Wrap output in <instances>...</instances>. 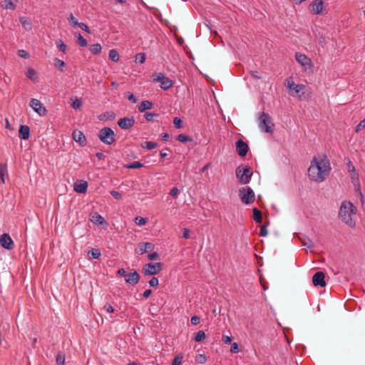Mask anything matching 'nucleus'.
<instances>
[{
	"label": "nucleus",
	"instance_id": "f257e3e1",
	"mask_svg": "<svg viewBox=\"0 0 365 365\" xmlns=\"http://www.w3.org/2000/svg\"><path fill=\"white\" fill-rule=\"evenodd\" d=\"M356 207L351 202L344 201L340 206L339 217L349 227L354 228L356 222L353 217L356 215Z\"/></svg>",
	"mask_w": 365,
	"mask_h": 365
},
{
	"label": "nucleus",
	"instance_id": "f03ea898",
	"mask_svg": "<svg viewBox=\"0 0 365 365\" xmlns=\"http://www.w3.org/2000/svg\"><path fill=\"white\" fill-rule=\"evenodd\" d=\"M236 177L242 185H247L250 182L252 176V171L248 166H238L235 170Z\"/></svg>",
	"mask_w": 365,
	"mask_h": 365
},
{
	"label": "nucleus",
	"instance_id": "7ed1b4c3",
	"mask_svg": "<svg viewBox=\"0 0 365 365\" xmlns=\"http://www.w3.org/2000/svg\"><path fill=\"white\" fill-rule=\"evenodd\" d=\"M115 134L109 127H105L98 132V137L101 142L106 145H111L115 141Z\"/></svg>",
	"mask_w": 365,
	"mask_h": 365
},
{
	"label": "nucleus",
	"instance_id": "20e7f679",
	"mask_svg": "<svg viewBox=\"0 0 365 365\" xmlns=\"http://www.w3.org/2000/svg\"><path fill=\"white\" fill-rule=\"evenodd\" d=\"M258 125L260 130L265 133H272L273 132L274 123H272L270 116L267 113H262L259 117Z\"/></svg>",
	"mask_w": 365,
	"mask_h": 365
},
{
	"label": "nucleus",
	"instance_id": "39448f33",
	"mask_svg": "<svg viewBox=\"0 0 365 365\" xmlns=\"http://www.w3.org/2000/svg\"><path fill=\"white\" fill-rule=\"evenodd\" d=\"M318 172L320 177L323 178V181L329 175L331 170L330 162L327 155H323L322 158L317 160Z\"/></svg>",
	"mask_w": 365,
	"mask_h": 365
},
{
	"label": "nucleus",
	"instance_id": "423d86ee",
	"mask_svg": "<svg viewBox=\"0 0 365 365\" xmlns=\"http://www.w3.org/2000/svg\"><path fill=\"white\" fill-rule=\"evenodd\" d=\"M308 175L312 180L321 182H323V178L320 177L318 172L317 158L314 157L311 161V165L308 169Z\"/></svg>",
	"mask_w": 365,
	"mask_h": 365
},
{
	"label": "nucleus",
	"instance_id": "0eeeda50",
	"mask_svg": "<svg viewBox=\"0 0 365 365\" xmlns=\"http://www.w3.org/2000/svg\"><path fill=\"white\" fill-rule=\"evenodd\" d=\"M239 195L242 202L246 205L253 202L255 199V192L251 187L240 189Z\"/></svg>",
	"mask_w": 365,
	"mask_h": 365
},
{
	"label": "nucleus",
	"instance_id": "6e6552de",
	"mask_svg": "<svg viewBox=\"0 0 365 365\" xmlns=\"http://www.w3.org/2000/svg\"><path fill=\"white\" fill-rule=\"evenodd\" d=\"M163 269V264L161 262L148 263L145 264L142 269L145 275L150 276L158 274Z\"/></svg>",
	"mask_w": 365,
	"mask_h": 365
},
{
	"label": "nucleus",
	"instance_id": "1a4fd4ad",
	"mask_svg": "<svg viewBox=\"0 0 365 365\" xmlns=\"http://www.w3.org/2000/svg\"><path fill=\"white\" fill-rule=\"evenodd\" d=\"M30 106L41 116H44L47 113V110L38 99L31 98Z\"/></svg>",
	"mask_w": 365,
	"mask_h": 365
},
{
	"label": "nucleus",
	"instance_id": "9d476101",
	"mask_svg": "<svg viewBox=\"0 0 365 365\" xmlns=\"http://www.w3.org/2000/svg\"><path fill=\"white\" fill-rule=\"evenodd\" d=\"M296 61L304 67L306 71L307 68H311L313 66L312 61L309 58H308L306 55L296 53H295Z\"/></svg>",
	"mask_w": 365,
	"mask_h": 365
},
{
	"label": "nucleus",
	"instance_id": "9b49d317",
	"mask_svg": "<svg viewBox=\"0 0 365 365\" xmlns=\"http://www.w3.org/2000/svg\"><path fill=\"white\" fill-rule=\"evenodd\" d=\"M135 123V120L133 116L122 118L118 121V125L123 130H128L131 128Z\"/></svg>",
	"mask_w": 365,
	"mask_h": 365
},
{
	"label": "nucleus",
	"instance_id": "f8f14e48",
	"mask_svg": "<svg viewBox=\"0 0 365 365\" xmlns=\"http://www.w3.org/2000/svg\"><path fill=\"white\" fill-rule=\"evenodd\" d=\"M0 245L8 250H11L14 248V242L7 233L0 236Z\"/></svg>",
	"mask_w": 365,
	"mask_h": 365
},
{
	"label": "nucleus",
	"instance_id": "ddd939ff",
	"mask_svg": "<svg viewBox=\"0 0 365 365\" xmlns=\"http://www.w3.org/2000/svg\"><path fill=\"white\" fill-rule=\"evenodd\" d=\"M287 88L289 90L291 96L298 95L304 88L303 84H296L293 81L289 80L287 81Z\"/></svg>",
	"mask_w": 365,
	"mask_h": 365
},
{
	"label": "nucleus",
	"instance_id": "4468645a",
	"mask_svg": "<svg viewBox=\"0 0 365 365\" xmlns=\"http://www.w3.org/2000/svg\"><path fill=\"white\" fill-rule=\"evenodd\" d=\"M324 9V1L322 0H314L309 6V10L314 14H321Z\"/></svg>",
	"mask_w": 365,
	"mask_h": 365
},
{
	"label": "nucleus",
	"instance_id": "2eb2a0df",
	"mask_svg": "<svg viewBox=\"0 0 365 365\" xmlns=\"http://www.w3.org/2000/svg\"><path fill=\"white\" fill-rule=\"evenodd\" d=\"M325 274L323 272H317L312 277V283L315 287H324L326 286Z\"/></svg>",
	"mask_w": 365,
	"mask_h": 365
},
{
	"label": "nucleus",
	"instance_id": "dca6fc26",
	"mask_svg": "<svg viewBox=\"0 0 365 365\" xmlns=\"http://www.w3.org/2000/svg\"><path fill=\"white\" fill-rule=\"evenodd\" d=\"M155 248V245L151 242H140L138 245V247L135 250V253L138 255H143L148 251H152Z\"/></svg>",
	"mask_w": 365,
	"mask_h": 365
},
{
	"label": "nucleus",
	"instance_id": "f3484780",
	"mask_svg": "<svg viewBox=\"0 0 365 365\" xmlns=\"http://www.w3.org/2000/svg\"><path fill=\"white\" fill-rule=\"evenodd\" d=\"M236 151L237 154L240 157L246 156L249 147L246 143H245L242 139H239L237 140L236 143Z\"/></svg>",
	"mask_w": 365,
	"mask_h": 365
},
{
	"label": "nucleus",
	"instance_id": "a211bd4d",
	"mask_svg": "<svg viewBox=\"0 0 365 365\" xmlns=\"http://www.w3.org/2000/svg\"><path fill=\"white\" fill-rule=\"evenodd\" d=\"M140 277V274L138 273V272L133 270L132 272L126 274L125 276V281L128 284L135 285L138 283Z\"/></svg>",
	"mask_w": 365,
	"mask_h": 365
},
{
	"label": "nucleus",
	"instance_id": "6ab92c4d",
	"mask_svg": "<svg viewBox=\"0 0 365 365\" xmlns=\"http://www.w3.org/2000/svg\"><path fill=\"white\" fill-rule=\"evenodd\" d=\"M88 188V182L85 180H80L74 184L73 190L78 193H86Z\"/></svg>",
	"mask_w": 365,
	"mask_h": 365
},
{
	"label": "nucleus",
	"instance_id": "aec40b11",
	"mask_svg": "<svg viewBox=\"0 0 365 365\" xmlns=\"http://www.w3.org/2000/svg\"><path fill=\"white\" fill-rule=\"evenodd\" d=\"M73 138L75 141L83 146L86 143V139L84 134L80 130H75L73 133Z\"/></svg>",
	"mask_w": 365,
	"mask_h": 365
},
{
	"label": "nucleus",
	"instance_id": "412c9836",
	"mask_svg": "<svg viewBox=\"0 0 365 365\" xmlns=\"http://www.w3.org/2000/svg\"><path fill=\"white\" fill-rule=\"evenodd\" d=\"M19 136L22 140H28L30 136V128L26 125H21L19 130Z\"/></svg>",
	"mask_w": 365,
	"mask_h": 365
},
{
	"label": "nucleus",
	"instance_id": "4be33fe9",
	"mask_svg": "<svg viewBox=\"0 0 365 365\" xmlns=\"http://www.w3.org/2000/svg\"><path fill=\"white\" fill-rule=\"evenodd\" d=\"M19 21L23 26V28L28 31H31L33 24L30 18L27 16H20Z\"/></svg>",
	"mask_w": 365,
	"mask_h": 365
},
{
	"label": "nucleus",
	"instance_id": "5701e85b",
	"mask_svg": "<svg viewBox=\"0 0 365 365\" xmlns=\"http://www.w3.org/2000/svg\"><path fill=\"white\" fill-rule=\"evenodd\" d=\"M90 220L98 225H103L105 222L104 218L98 212L91 213Z\"/></svg>",
	"mask_w": 365,
	"mask_h": 365
},
{
	"label": "nucleus",
	"instance_id": "b1692460",
	"mask_svg": "<svg viewBox=\"0 0 365 365\" xmlns=\"http://www.w3.org/2000/svg\"><path fill=\"white\" fill-rule=\"evenodd\" d=\"M153 104L149 101H143L140 105L138 106L139 112L143 113L146 110H150L153 108Z\"/></svg>",
	"mask_w": 365,
	"mask_h": 365
},
{
	"label": "nucleus",
	"instance_id": "393cba45",
	"mask_svg": "<svg viewBox=\"0 0 365 365\" xmlns=\"http://www.w3.org/2000/svg\"><path fill=\"white\" fill-rule=\"evenodd\" d=\"M1 6L5 9L14 10L16 9V4L13 2V0H1Z\"/></svg>",
	"mask_w": 365,
	"mask_h": 365
},
{
	"label": "nucleus",
	"instance_id": "a878e982",
	"mask_svg": "<svg viewBox=\"0 0 365 365\" xmlns=\"http://www.w3.org/2000/svg\"><path fill=\"white\" fill-rule=\"evenodd\" d=\"M173 85V82L171 79H170L168 77H165L164 79L160 83V88L163 90H168L170 88H171Z\"/></svg>",
	"mask_w": 365,
	"mask_h": 365
},
{
	"label": "nucleus",
	"instance_id": "bb28decb",
	"mask_svg": "<svg viewBox=\"0 0 365 365\" xmlns=\"http://www.w3.org/2000/svg\"><path fill=\"white\" fill-rule=\"evenodd\" d=\"M8 175V169L6 164H0V181L5 182V177Z\"/></svg>",
	"mask_w": 365,
	"mask_h": 365
},
{
	"label": "nucleus",
	"instance_id": "cd10ccee",
	"mask_svg": "<svg viewBox=\"0 0 365 365\" xmlns=\"http://www.w3.org/2000/svg\"><path fill=\"white\" fill-rule=\"evenodd\" d=\"M253 219L255 222L261 223L262 221V212L257 207H254L253 210Z\"/></svg>",
	"mask_w": 365,
	"mask_h": 365
},
{
	"label": "nucleus",
	"instance_id": "c85d7f7f",
	"mask_svg": "<svg viewBox=\"0 0 365 365\" xmlns=\"http://www.w3.org/2000/svg\"><path fill=\"white\" fill-rule=\"evenodd\" d=\"M89 50L92 54L97 55L101 52L102 47L100 43L91 45Z\"/></svg>",
	"mask_w": 365,
	"mask_h": 365
},
{
	"label": "nucleus",
	"instance_id": "c756f323",
	"mask_svg": "<svg viewBox=\"0 0 365 365\" xmlns=\"http://www.w3.org/2000/svg\"><path fill=\"white\" fill-rule=\"evenodd\" d=\"M109 58L111 61L114 62H118L120 59V56L118 52L115 49H111L109 51Z\"/></svg>",
	"mask_w": 365,
	"mask_h": 365
},
{
	"label": "nucleus",
	"instance_id": "7c9ffc66",
	"mask_svg": "<svg viewBox=\"0 0 365 365\" xmlns=\"http://www.w3.org/2000/svg\"><path fill=\"white\" fill-rule=\"evenodd\" d=\"M101 251L99 249L93 248L88 252L89 259H98L101 256Z\"/></svg>",
	"mask_w": 365,
	"mask_h": 365
},
{
	"label": "nucleus",
	"instance_id": "2f4dec72",
	"mask_svg": "<svg viewBox=\"0 0 365 365\" xmlns=\"http://www.w3.org/2000/svg\"><path fill=\"white\" fill-rule=\"evenodd\" d=\"M141 146L142 148H146L148 150H153L158 146V143L153 141H145L141 145Z\"/></svg>",
	"mask_w": 365,
	"mask_h": 365
},
{
	"label": "nucleus",
	"instance_id": "473e14b6",
	"mask_svg": "<svg viewBox=\"0 0 365 365\" xmlns=\"http://www.w3.org/2000/svg\"><path fill=\"white\" fill-rule=\"evenodd\" d=\"M56 361L57 365H64L65 354L59 351L56 355Z\"/></svg>",
	"mask_w": 365,
	"mask_h": 365
},
{
	"label": "nucleus",
	"instance_id": "72a5a7b5",
	"mask_svg": "<svg viewBox=\"0 0 365 365\" xmlns=\"http://www.w3.org/2000/svg\"><path fill=\"white\" fill-rule=\"evenodd\" d=\"M205 339V333L204 331H199L195 334V336L194 337V340L196 342H200L203 341Z\"/></svg>",
	"mask_w": 365,
	"mask_h": 365
},
{
	"label": "nucleus",
	"instance_id": "f704fd0d",
	"mask_svg": "<svg viewBox=\"0 0 365 365\" xmlns=\"http://www.w3.org/2000/svg\"><path fill=\"white\" fill-rule=\"evenodd\" d=\"M176 140L181 142V143H185V142H191L192 139L185 135V134H180L176 137Z\"/></svg>",
	"mask_w": 365,
	"mask_h": 365
},
{
	"label": "nucleus",
	"instance_id": "c9c22d12",
	"mask_svg": "<svg viewBox=\"0 0 365 365\" xmlns=\"http://www.w3.org/2000/svg\"><path fill=\"white\" fill-rule=\"evenodd\" d=\"M346 165H347V167H348V171L351 175V178H354L355 176H357V175L356 173L355 167L354 166V165L352 164V163L349 160H348V163H346Z\"/></svg>",
	"mask_w": 365,
	"mask_h": 365
},
{
	"label": "nucleus",
	"instance_id": "e433bc0d",
	"mask_svg": "<svg viewBox=\"0 0 365 365\" xmlns=\"http://www.w3.org/2000/svg\"><path fill=\"white\" fill-rule=\"evenodd\" d=\"M77 43L81 47H85L87 46V41L81 34H78L77 36Z\"/></svg>",
	"mask_w": 365,
	"mask_h": 365
},
{
	"label": "nucleus",
	"instance_id": "4c0bfd02",
	"mask_svg": "<svg viewBox=\"0 0 365 365\" xmlns=\"http://www.w3.org/2000/svg\"><path fill=\"white\" fill-rule=\"evenodd\" d=\"M143 166V163H141L140 162H138V161H134V162L125 165V167L129 169H138V168H142Z\"/></svg>",
	"mask_w": 365,
	"mask_h": 365
},
{
	"label": "nucleus",
	"instance_id": "58836bf2",
	"mask_svg": "<svg viewBox=\"0 0 365 365\" xmlns=\"http://www.w3.org/2000/svg\"><path fill=\"white\" fill-rule=\"evenodd\" d=\"M165 77V76L163 73H155L153 75V82L161 83Z\"/></svg>",
	"mask_w": 365,
	"mask_h": 365
},
{
	"label": "nucleus",
	"instance_id": "ea45409f",
	"mask_svg": "<svg viewBox=\"0 0 365 365\" xmlns=\"http://www.w3.org/2000/svg\"><path fill=\"white\" fill-rule=\"evenodd\" d=\"M82 106V102L77 97H75L74 100L73 101V103L71 104V107L75 109L78 110L80 109Z\"/></svg>",
	"mask_w": 365,
	"mask_h": 365
},
{
	"label": "nucleus",
	"instance_id": "a19ab883",
	"mask_svg": "<svg viewBox=\"0 0 365 365\" xmlns=\"http://www.w3.org/2000/svg\"><path fill=\"white\" fill-rule=\"evenodd\" d=\"M158 116V114L155 113L146 112L144 115L145 119L148 122H153V117Z\"/></svg>",
	"mask_w": 365,
	"mask_h": 365
},
{
	"label": "nucleus",
	"instance_id": "79ce46f5",
	"mask_svg": "<svg viewBox=\"0 0 365 365\" xmlns=\"http://www.w3.org/2000/svg\"><path fill=\"white\" fill-rule=\"evenodd\" d=\"M54 65L56 68H58L61 71H63V68L65 66V63L63 61L60 60L58 58L55 59Z\"/></svg>",
	"mask_w": 365,
	"mask_h": 365
},
{
	"label": "nucleus",
	"instance_id": "37998d69",
	"mask_svg": "<svg viewBox=\"0 0 365 365\" xmlns=\"http://www.w3.org/2000/svg\"><path fill=\"white\" fill-rule=\"evenodd\" d=\"M56 46L59 51L63 53H66V45L62 41V40L59 39L56 41Z\"/></svg>",
	"mask_w": 365,
	"mask_h": 365
},
{
	"label": "nucleus",
	"instance_id": "c03bdc74",
	"mask_svg": "<svg viewBox=\"0 0 365 365\" xmlns=\"http://www.w3.org/2000/svg\"><path fill=\"white\" fill-rule=\"evenodd\" d=\"M148 222L147 218L141 217H136L135 219V222L140 226L144 225Z\"/></svg>",
	"mask_w": 365,
	"mask_h": 365
},
{
	"label": "nucleus",
	"instance_id": "a18cd8bd",
	"mask_svg": "<svg viewBox=\"0 0 365 365\" xmlns=\"http://www.w3.org/2000/svg\"><path fill=\"white\" fill-rule=\"evenodd\" d=\"M68 19L69 23H70L71 25H73V26H78V25H79V24H80V23H79V22L77 21V19L74 17V16L73 15V14H71L69 15V17H68Z\"/></svg>",
	"mask_w": 365,
	"mask_h": 365
},
{
	"label": "nucleus",
	"instance_id": "49530a36",
	"mask_svg": "<svg viewBox=\"0 0 365 365\" xmlns=\"http://www.w3.org/2000/svg\"><path fill=\"white\" fill-rule=\"evenodd\" d=\"M267 225L264 224L262 225L261 227H260V230H259V236L261 237H265L268 234V231H267Z\"/></svg>",
	"mask_w": 365,
	"mask_h": 365
},
{
	"label": "nucleus",
	"instance_id": "de8ad7c7",
	"mask_svg": "<svg viewBox=\"0 0 365 365\" xmlns=\"http://www.w3.org/2000/svg\"><path fill=\"white\" fill-rule=\"evenodd\" d=\"M195 361L199 364H205L207 361V357L204 354H198L196 356Z\"/></svg>",
	"mask_w": 365,
	"mask_h": 365
},
{
	"label": "nucleus",
	"instance_id": "09e8293b",
	"mask_svg": "<svg viewBox=\"0 0 365 365\" xmlns=\"http://www.w3.org/2000/svg\"><path fill=\"white\" fill-rule=\"evenodd\" d=\"M182 355H178L175 356L172 362V365H181L182 361Z\"/></svg>",
	"mask_w": 365,
	"mask_h": 365
},
{
	"label": "nucleus",
	"instance_id": "8fccbe9b",
	"mask_svg": "<svg viewBox=\"0 0 365 365\" xmlns=\"http://www.w3.org/2000/svg\"><path fill=\"white\" fill-rule=\"evenodd\" d=\"M135 61H138L140 63H144L145 61V56L143 53H139L135 56Z\"/></svg>",
	"mask_w": 365,
	"mask_h": 365
},
{
	"label": "nucleus",
	"instance_id": "3c124183",
	"mask_svg": "<svg viewBox=\"0 0 365 365\" xmlns=\"http://www.w3.org/2000/svg\"><path fill=\"white\" fill-rule=\"evenodd\" d=\"M125 97L132 103H135L137 102L136 97L131 93L127 92L125 93Z\"/></svg>",
	"mask_w": 365,
	"mask_h": 365
},
{
	"label": "nucleus",
	"instance_id": "603ef678",
	"mask_svg": "<svg viewBox=\"0 0 365 365\" xmlns=\"http://www.w3.org/2000/svg\"><path fill=\"white\" fill-rule=\"evenodd\" d=\"M36 75L35 70L32 68H29L27 70L26 76L30 79H34V77Z\"/></svg>",
	"mask_w": 365,
	"mask_h": 365
},
{
	"label": "nucleus",
	"instance_id": "864d4df0",
	"mask_svg": "<svg viewBox=\"0 0 365 365\" xmlns=\"http://www.w3.org/2000/svg\"><path fill=\"white\" fill-rule=\"evenodd\" d=\"M148 283H149V284H150V287H157V286L158 285V284H159V280H158V279L157 277H152V278L149 280Z\"/></svg>",
	"mask_w": 365,
	"mask_h": 365
},
{
	"label": "nucleus",
	"instance_id": "5fc2aeb1",
	"mask_svg": "<svg viewBox=\"0 0 365 365\" xmlns=\"http://www.w3.org/2000/svg\"><path fill=\"white\" fill-rule=\"evenodd\" d=\"M173 124L175 128H180L182 127V120L178 117H175L173 119Z\"/></svg>",
	"mask_w": 365,
	"mask_h": 365
},
{
	"label": "nucleus",
	"instance_id": "6e6d98bb",
	"mask_svg": "<svg viewBox=\"0 0 365 365\" xmlns=\"http://www.w3.org/2000/svg\"><path fill=\"white\" fill-rule=\"evenodd\" d=\"M365 128V119L361 120L356 125L355 131L358 133L359 130Z\"/></svg>",
	"mask_w": 365,
	"mask_h": 365
},
{
	"label": "nucleus",
	"instance_id": "4d7b16f0",
	"mask_svg": "<svg viewBox=\"0 0 365 365\" xmlns=\"http://www.w3.org/2000/svg\"><path fill=\"white\" fill-rule=\"evenodd\" d=\"M103 309L108 312V313H113L114 312V309L110 304H106L103 307Z\"/></svg>",
	"mask_w": 365,
	"mask_h": 365
},
{
	"label": "nucleus",
	"instance_id": "13d9d810",
	"mask_svg": "<svg viewBox=\"0 0 365 365\" xmlns=\"http://www.w3.org/2000/svg\"><path fill=\"white\" fill-rule=\"evenodd\" d=\"M178 193H179V190L178 189V187H173L170 192V195L173 197H177Z\"/></svg>",
	"mask_w": 365,
	"mask_h": 365
},
{
	"label": "nucleus",
	"instance_id": "bf43d9fd",
	"mask_svg": "<svg viewBox=\"0 0 365 365\" xmlns=\"http://www.w3.org/2000/svg\"><path fill=\"white\" fill-rule=\"evenodd\" d=\"M78 27L82 30L85 31L86 32H87L88 34H91V30L86 24L80 23Z\"/></svg>",
	"mask_w": 365,
	"mask_h": 365
},
{
	"label": "nucleus",
	"instance_id": "052dcab7",
	"mask_svg": "<svg viewBox=\"0 0 365 365\" xmlns=\"http://www.w3.org/2000/svg\"><path fill=\"white\" fill-rule=\"evenodd\" d=\"M192 324L197 325L200 322V319L197 316H192L190 319Z\"/></svg>",
	"mask_w": 365,
	"mask_h": 365
},
{
	"label": "nucleus",
	"instance_id": "680f3d73",
	"mask_svg": "<svg viewBox=\"0 0 365 365\" xmlns=\"http://www.w3.org/2000/svg\"><path fill=\"white\" fill-rule=\"evenodd\" d=\"M158 257H159V255L156 252H153L148 255V259L149 260L157 259Z\"/></svg>",
	"mask_w": 365,
	"mask_h": 365
},
{
	"label": "nucleus",
	"instance_id": "e2e57ef3",
	"mask_svg": "<svg viewBox=\"0 0 365 365\" xmlns=\"http://www.w3.org/2000/svg\"><path fill=\"white\" fill-rule=\"evenodd\" d=\"M18 55L24 58H29V55L25 50H19Z\"/></svg>",
	"mask_w": 365,
	"mask_h": 365
},
{
	"label": "nucleus",
	"instance_id": "0e129e2a",
	"mask_svg": "<svg viewBox=\"0 0 365 365\" xmlns=\"http://www.w3.org/2000/svg\"><path fill=\"white\" fill-rule=\"evenodd\" d=\"M106 119H114L115 115L113 112H106L103 114Z\"/></svg>",
	"mask_w": 365,
	"mask_h": 365
},
{
	"label": "nucleus",
	"instance_id": "69168bd1",
	"mask_svg": "<svg viewBox=\"0 0 365 365\" xmlns=\"http://www.w3.org/2000/svg\"><path fill=\"white\" fill-rule=\"evenodd\" d=\"M230 351L232 353H238L240 351L238 344L237 343H233L232 344Z\"/></svg>",
	"mask_w": 365,
	"mask_h": 365
},
{
	"label": "nucleus",
	"instance_id": "338daca9",
	"mask_svg": "<svg viewBox=\"0 0 365 365\" xmlns=\"http://www.w3.org/2000/svg\"><path fill=\"white\" fill-rule=\"evenodd\" d=\"M222 339V341L226 344H230L232 342V337L227 335H223Z\"/></svg>",
	"mask_w": 365,
	"mask_h": 365
},
{
	"label": "nucleus",
	"instance_id": "774afa93",
	"mask_svg": "<svg viewBox=\"0 0 365 365\" xmlns=\"http://www.w3.org/2000/svg\"><path fill=\"white\" fill-rule=\"evenodd\" d=\"M110 195L115 199L119 200L121 198V195L119 192L115 190L110 191Z\"/></svg>",
	"mask_w": 365,
	"mask_h": 365
}]
</instances>
